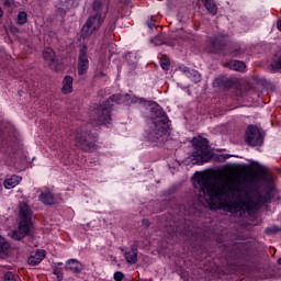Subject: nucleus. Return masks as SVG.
<instances>
[{
  "mask_svg": "<svg viewBox=\"0 0 281 281\" xmlns=\"http://www.w3.org/2000/svg\"><path fill=\"white\" fill-rule=\"evenodd\" d=\"M238 95H243L241 93H238Z\"/></svg>",
  "mask_w": 281,
  "mask_h": 281,
  "instance_id": "36",
  "label": "nucleus"
},
{
  "mask_svg": "<svg viewBox=\"0 0 281 281\" xmlns=\"http://www.w3.org/2000/svg\"><path fill=\"white\" fill-rule=\"evenodd\" d=\"M180 71L187 76L192 82H201V74L194 69H190L186 66H180Z\"/></svg>",
  "mask_w": 281,
  "mask_h": 281,
  "instance_id": "10",
  "label": "nucleus"
},
{
  "mask_svg": "<svg viewBox=\"0 0 281 281\" xmlns=\"http://www.w3.org/2000/svg\"><path fill=\"white\" fill-rule=\"evenodd\" d=\"M92 8L94 11V14H103L102 10L104 8V3H102V1H100V0H95L92 4Z\"/></svg>",
  "mask_w": 281,
  "mask_h": 281,
  "instance_id": "22",
  "label": "nucleus"
},
{
  "mask_svg": "<svg viewBox=\"0 0 281 281\" xmlns=\"http://www.w3.org/2000/svg\"><path fill=\"white\" fill-rule=\"evenodd\" d=\"M16 23L18 25H25L27 23V13L25 11L19 12Z\"/></svg>",
  "mask_w": 281,
  "mask_h": 281,
  "instance_id": "23",
  "label": "nucleus"
},
{
  "mask_svg": "<svg viewBox=\"0 0 281 281\" xmlns=\"http://www.w3.org/2000/svg\"><path fill=\"white\" fill-rule=\"evenodd\" d=\"M78 135L79 134H77V136L75 137V144H76V146H81L82 144H85V138H78Z\"/></svg>",
  "mask_w": 281,
  "mask_h": 281,
  "instance_id": "29",
  "label": "nucleus"
},
{
  "mask_svg": "<svg viewBox=\"0 0 281 281\" xmlns=\"http://www.w3.org/2000/svg\"><path fill=\"white\" fill-rule=\"evenodd\" d=\"M124 256L130 265H135L137 262V248L133 247L131 250L125 251Z\"/></svg>",
  "mask_w": 281,
  "mask_h": 281,
  "instance_id": "17",
  "label": "nucleus"
},
{
  "mask_svg": "<svg viewBox=\"0 0 281 281\" xmlns=\"http://www.w3.org/2000/svg\"><path fill=\"white\" fill-rule=\"evenodd\" d=\"M122 98L124 95L122 94H113L110 97L109 101H106L104 106L97 108L92 115H94L93 120H98L99 124H110L111 123V106H113L114 102L115 104L122 102Z\"/></svg>",
  "mask_w": 281,
  "mask_h": 281,
  "instance_id": "4",
  "label": "nucleus"
},
{
  "mask_svg": "<svg viewBox=\"0 0 281 281\" xmlns=\"http://www.w3.org/2000/svg\"><path fill=\"white\" fill-rule=\"evenodd\" d=\"M280 231V228H278V226H270L268 228H266L267 234H276Z\"/></svg>",
  "mask_w": 281,
  "mask_h": 281,
  "instance_id": "26",
  "label": "nucleus"
},
{
  "mask_svg": "<svg viewBox=\"0 0 281 281\" xmlns=\"http://www.w3.org/2000/svg\"><path fill=\"white\" fill-rule=\"evenodd\" d=\"M204 5L211 14H216L218 12V8L216 7V3L214 0H204Z\"/></svg>",
  "mask_w": 281,
  "mask_h": 281,
  "instance_id": "20",
  "label": "nucleus"
},
{
  "mask_svg": "<svg viewBox=\"0 0 281 281\" xmlns=\"http://www.w3.org/2000/svg\"><path fill=\"white\" fill-rule=\"evenodd\" d=\"M147 25H148L149 30H153V27H155V23H153V22H148Z\"/></svg>",
  "mask_w": 281,
  "mask_h": 281,
  "instance_id": "32",
  "label": "nucleus"
},
{
  "mask_svg": "<svg viewBox=\"0 0 281 281\" xmlns=\"http://www.w3.org/2000/svg\"><path fill=\"white\" fill-rule=\"evenodd\" d=\"M45 258V250H37L34 255L29 257L27 262L31 267H36V265H41Z\"/></svg>",
  "mask_w": 281,
  "mask_h": 281,
  "instance_id": "12",
  "label": "nucleus"
},
{
  "mask_svg": "<svg viewBox=\"0 0 281 281\" xmlns=\"http://www.w3.org/2000/svg\"><path fill=\"white\" fill-rule=\"evenodd\" d=\"M0 188H1V182H0Z\"/></svg>",
  "mask_w": 281,
  "mask_h": 281,
  "instance_id": "37",
  "label": "nucleus"
},
{
  "mask_svg": "<svg viewBox=\"0 0 281 281\" xmlns=\"http://www.w3.org/2000/svg\"><path fill=\"white\" fill-rule=\"evenodd\" d=\"M245 139L248 146H262V132L257 126L250 125L247 128Z\"/></svg>",
  "mask_w": 281,
  "mask_h": 281,
  "instance_id": "7",
  "label": "nucleus"
},
{
  "mask_svg": "<svg viewBox=\"0 0 281 281\" xmlns=\"http://www.w3.org/2000/svg\"><path fill=\"white\" fill-rule=\"evenodd\" d=\"M54 274L57 276L58 280H63V272H60L58 269L54 270Z\"/></svg>",
  "mask_w": 281,
  "mask_h": 281,
  "instance_id": "30",
  "label": "nucleus"
},
{
  "mask_svg": "<svg viewBox=\"0 0 281 281\" xmlns=\"http://www.w3.org/2000/svg\"><path fill=\"white\" fill-rule=\"evenodd\" d=\"M4 281H16V279H14V273L12 272H7L4 274Z\"/></svg>",
  "mask_w": 281,
  "mask_h": 281,
  "instance_id": "27",
  "label": "nucleus"
},
{
  "mask_svg": "<svg viewBox=\"0 0 281 281\" xmlns=\"http://www.w3.org/2000/svg\"><path fill=\"white\" fill-rule=\"evenodd\" d=\"M88 69H89V57L87 56V45H83L79 50V60H78L79 76H85Z\"/></svg>",
  "mask_w": 281,
  "mask_h": 281,
  "instance_id": "8",
  "label": "nucleus"
},
{
  "mask_svg": "<svg viewBox=\"0 0 281 281\" xmlns=\"http://www.w3.org/2000/svg\"><path fill=\"white\" fill-rule=\"evenodd\" d=\"M85 269V266L80 263L77 259H70L66 262V271H71V273H80Z\"/></svg>",
  "mask_w": 281,
  "mask_h": 281,
  "instance_id": "11",
  "label": "nucleus"
},
{
  "mask_svg": "<svg viewBox=\"0 0 281 281\" xmlns=\"http://www.w3.org/2000/svg\"><path fill=\"white\" fill-rule=\"evenodd\" d=\"M251 166H252V170H255V172H256L257 175H261V176L266 175L267 168H265V167L261 166L260 164L254 162Z\"/></svg>",
  "mask_w": 281,
  "mask_h": 281,
  "instance_id": "24",
  "label": "nucleus"
},
{
  "mask_svg": "<svg viewBox=\"0 0 281 281\" xmlns=\"http://www.w3.org/2000/svg\"><path fill=\"white\" fill-rule=\"evenodd\" d=\"M160 66L165 71H168L170 69V60L167 57L161 58Z\"/></svg>",
  "mask_w": 281,
  "mask_h": 281,
  "instance_id": "25",
  "label": "nucleus"
},
{
  "mask_svg": "<svg viewBox=\"0 0 281 281\" xmlns=\"http://www.w3.org/2000/svg\"><path fill=\"white\" fill-rule=\"evenodd\" d=\"M21 177L12 176L11 178L4 180V188L7 190H12V188H16V186L21 183Z\"/></svg>",
  "mask_w": 281,
  "mask_h": 281,
  "instance_id": "16",
  "label": "nucleus"
},
{
  "mask_svg": "<svg viewBox=\"0 0 281 281\" xmlns=\"http://www.w3.org/2000/svg\"><path fill=\"white\" fill-rule=\"evenodd\" d=\"M228 69H233V71H245L247 69V65L240 60H232L227 63Z\"/></svg>",
  "mask_w": 281,
  "mask_h": 281,
  "instance_id": "15",
  "label": "nucleus"
},
{
  "mask_svg": "<svg viewBox=\"0 0 281 281\" xmlns=\"http://www.w3.org/2000/svg\"><path fill=\"white\" fill-rule=\"evenodd\" d=\"M114 280H115V281H122V280H124V273H122V272H115V273H114Z\"/></svg>",
  "mask_w": 281,
  "mask_h": 281,
  "instance_id": "28",
  "label": "nucleus"
},
{
  "mask_svg": "<svg viewBox=\"0 0 281 281\" xmlns=\"http://www.w3.org/2000/svg\"><path fill=\"white\" fill-rule=\"evenodd\" d=\"M74 91V78L71 76H66L63 80L61 92L67 94Z\"/></svg>",
  "mask_w": 281,
  "mask_h": 281,
  "instance_id": "13",
  "label": "nucleus"
},
{
  "mask_svg": "<svg viewBox=\"0 0 281 281\" xmlns=\"http://www.w3.org/2000/svg\"><path fill=\"white\" fill-rule=\"evenodd\" d=\"M195 150L193 157L195 164H204L210 159V150L207 149V138H193L192 140Z\"/></svg>",
  "mask_w": 281,
  "mask_h": 281,
  "instance_id": "6",
  "label": "nucleus"
},
{
  "mask_svg": "<svg viewBox=\"0 0 281 281\" xmlns=\"http://www.w3.org/2000/svg\"><path fill=\"white\" fill-rule=\"evenodd\" d=\"M225 41H227V37L220 33L216 37L210 40V45H212V47H218V45H223Z\"/></svg>",
  "mask_w": 281,
  "mask_h": 281,
  "instance_id": "19",
  "label": "nucleus"
},
{
  "mask_svg": "<svg viewBox=\"0 0 281 281\" xmlns=\"http://www.w3.org/2000/svg\"><path fill=\"white\" fill-rule=\"evenodd\" d=\"M69 3H71V0H57L56 9L65 12V10H69Z\"/></svg>",
  "mask_w": 281,
  "mask_h": 281,
  "instance_id": "21",
  "label": "nucleus"
},
{
  "mask_svg": "<svg viewBox=\"0 0 281 281\" xmlns=\"http://www.w3.org/2000/svg\"><path fill=\"white\" fill-rule=\"evenodd\" d=\"M151 120L153 126L147 133V139L153 144H161L165 139H168L170 121L168 120V116H166V112H164L159 105H156Z\"/></svg>",
  "mask_w": 281,
  "mask_h": 281,
  "instance_id": "2",
  "label": "nucleus"
},
{
  "mask_svg": "<svg viewBox=\"0 0 281 281\" xmlns=\"http://www.w3.org/2000/svg\"><path fill=\"white\" fill-rule=\"evenodd\" d=\"M135 102H139V99H137L136 97H133L131 101L127 100V104H135Z\"/></svg>",
  "mask_w": 281,
  "mask_h": 281,
  "instance_id": "31",
  "label": "nucleus"
},
{
  "mask_svg": "<svg viewBox=\"0 0 281 281\" xmlns=\"http://www.w3.org/2000/svg\"><path fill=\"white\" fill-rule=\"evenodd\" d=\"M239 54H240V52H238V50L233 52V56H238Z\"/></svg>",
  "mask_w": 281,
  "mask_h": 281,
  "instance_id": "33",
  "label": "nucleus"
},
{
  "mask_svg": "<svg viewBox=\"0 0 281 281\" xmlns=\"http://www.w3.org/2000/svg\"><path fill=\"white\" fill-rule=\"evenodd\" d=\"M278 263L281 265V258L278 259Z\"/></svg>",
  "mask_w": 281,
  "mask_h": 281,
  "instance_id": "35",
  "label": "nucleus"
},
{
  "mask_svg": "<svg viewBox=\"0 0 281 281\" xmlns=\"http://www.w3.org/2000/svg\"><path fill=\"white\" fill-rule=\"evenodd\" d=\"M3 16V10L0 8V19Z\"/></svg>",
  "mask_w": 281,
  "mask_h": 281,
  "instance_id": "34",
  "label": "nucleus"
},
{
  "mask_svg": "<svg viewBox=\"0 0 281 281\" xmlns=\"http://www.w3.org/2000/svg\"><path fill=\"white\" fill-rule=\"evenodd\" d=\"M247 176L229 173H200L198 186L200 187L199 201L204 207L221 210L228 207L231 212H251L254 201L245 188Z\"/></svg>",
  "mask_w": 281,
  "mask_h": 281,
  "instance_id": "1",
  "label": "nucleus"
},
{
  "mask_svg": "<svg viewBox=\"0 0 281 281\" xmlns=\"http://www.w3.org/2000/svg\"><path fill=\"white\" fill-rule=\"evenodd\" d=\"M43 58H44L45 63L48 64L50 69H53L54 71H57L58 60L56 59V53H54V49H52L50 47H46L43 50Z\"/></svg>",
  "mask_w": 281,
  "mask_h": 281,
  "instance_id": "9",
  "label": "nucleus"
},
{
  "mask_svg": "<svg viewBox=\"0 0 281 281\" xmlns=\"http://www.w3.org/2000/svg\"><path fill=\"white\" fill-rule=\"evenodd\" d=\"M104 22V14L93 13L91 14L81 29V38H89L91 34L100 30L102 23Z\"/></svg>",
  "mask_w": 281,
  "mask_h": 281,
  "instance_id": "5",
  "label": "nucleus"
},
{
  "mask_svg": "<svg viewBox=\"0 0 281 281\" xmlns=\"http://www.w3.org/2000/svg\"><path fill=\"white\" fill-rule=\"evenodd\" d=\"M10 252V243L3 238V236H0V258H3L4 256H8Z\"/></svg>",
  "mask_w": 281,
  "mask_h": 281,
  "instance_id": "18",
  "label": "nucleus"
},
{
  "mask_svg": "<svg viewBox=\"0 0 281 281\" xmlns=\"http://www.w3.org/2000/svg\"><path fill=\"white\" fill-rule=\"evenodd\" d=\"M32 228V209L27 203H20V224L18 229L12 231L11 236L14 240H21V238H25L30 234V229Z\"/></svg>",
  "mask_w": 281,
  "mask_h": 281,
  "instance_id": "3",
  "label": "nucleus"
},
{
  "mask_svg": "<svg viewBox=\"0 0 281 281\" xmlns=\"http://www.w3.org/2000/svg\"><path fill=\"white\" fill-rule=\"evenodd\" d=\"M38 199L44 205H54V194L49 190L43 191Z\"/></svg>",
  "mask_w": 281,
  "mask_h": 281,
  "instance_id": "14",
  "label": "nucleus"
}]
</instances>
